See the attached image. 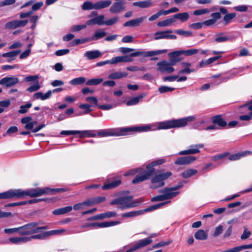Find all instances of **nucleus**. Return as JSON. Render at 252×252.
<instances>
[{
    "mask_svg": "<svg viewBox=\"0 0 252 252\" xmlns=\"http://www.w3.org/2000/svg\"><path fill=\"white\" fill-rule=\"evenodd\" d=\"M251 153L252 152L249 151L242 152L241 153H237L229 156L228 157V159L231 161L238 160L241 157H245L248 155L251 154Z\"/></svg>",
    "mask_w": 252,
    "mask_h": 252,
    "instance_id": "2f4dec72",
    "label": "nucleus"
},
{
    "mask_svg": "<svg viewBox=\"0 0 252 252\" xmlns=\"http://www.w3.org/2000/svg\"><path fill=\"white\" fill-rule=\"evenodd\" d=\"M168 202L159 203L157 204L150 206L149 207L145 209L144 211H130L127 213H124L122 215L123 218H133L142 214L144 212H150L156 210L163 205L166 204Z\"/></svg>",
    "mask_w": 252,
    "mask_h": 252,
    "instance_id": "6e6552de",
    "label": "nucleus"
},
{
    "mask_svg": "<svg viewBox=\"0 0 252 252\" xmlns=\"http://www.w3.org/2000/svg\"><path fill=\"white\" fill-rule=\"evenodd\" d=\"M28 20H16L7 23L5 27L7 29H14L26 26L28 23Z\"/></svg>",
    "mask_w": 252,
    "mask_h": 252,
    "instance_id": "4468645a",
    "label": "nucleus"
},
{
    "mask_svg": "<svg viewBox=\"0 0 252 252\" xmlns=\"http://www.w3.org/2000/svg\"><path fill=\"white\" fill-rule=\"evenodd\" d=\"M180 50L174 51L168 54V56L170 57L169 63L173 66L175 65L177 63L180 62L182 59L180 58L181 55Z\"/></svg>",
    "mask_w": 252,
    "mask_h": 252,
    "instance_id": "a211bd4d",
    "label": "nucleus"
},
{
    "mask_svg": "<svg viewBox=\"0 0 252 252\" xmlns=\"http://www.w3.org/2000/svg\"><path fill=\"white\" fill-rule=\"evenodd\" d=\"M153 235L144 239L140 240L135 244L138 249L149 245L153 242L152 238Z\"/></svg>",
    "mask_w": 252,
    "mask_h": 252,
    "instance_id": "c756f323",
    "label": "nucleus"
},
{
    "mask_svg": "<svg viewBox=\"0 0 252 252\" xmlns=\"http://www.w3.org/2000/svg\"><path fill=\"white\" fill-rule=\"evenodd\" d=\"M95 3H93L91 1H85L82 5V9L85 10L94 9Z\"/></svg>",
    "mask_w": 252,
    "mask_h": 252,
    "instance_id": "49530a36",
    "label": "nucleus"
},
{
    "mask_svg": "<svg viewBox=\"0 0 252 252\" xmlns=\"http://www.w3.org/2000/svg\"><path fill=\"white\" fill-rule=\"evenodd\" d=\"M236 16V13H230L225 15L223 17V24L227 25L232 22V20Z\"/></svg>",
    "mask_w": 252,
    "mask_h": 252,
    "instance_id": "ea45409f",
    "label": "nucleus"
},
{
    "mask_svg": "<svg viewBox=\"0 0 252 252\" xmlns=\"http://www.w3.org/2000/svg\"><path fill=\"white\" fill-rule=\"evenodd\" d=\"M204 146V144L202 143L191 145L188 149L179 152L178 155H189L198 154L200 152V148H202Z\"/></svg>",
    "mask_w": 252,
    "mask_h": 252,
    "instance_id": "f8f14e48",
    "label": "nucleus"
},
{
    "mask_svg": "<svg viewBox=\"0 0 252 252\" xmlns=\"http://www.w3.org/2000/svg\"><path fill=\"white\" fill-rule=\"evenodd\" d=\"M29 240L28 237H14L9 238L8 241L11 244L19 245L29 242Z\"/></svg>",
    "mask_w": 252,
    "mask_h": 252,
    "instance_id": "5701e85b",
    "label": "nucleus"
},
{
    "mask_svg": "<svg viewBox=\"0 0 252 252\" xmlns=\"http://www.w3.org/2000/svg\"><path fill=\"white\" fill-rule=\"evenodd\" d=\"M43 2L42 1H39L37 3H34L32 6V9L31 11H32V13L33 11H36L40 9V8L43 6Z\"/></svg>",
    "mask_w": 252,
    "mask_h": 252,
    "instance_id": "774afa93",
    "label": "nucleus"
},
{
    "mask_svg": "<svg viewBox=\"0 0 252 252\" xmlns=\"http://www.w3.org/2000/svg\"><path fill=\"white\" fill-rule=\"evenodd\" d=\"M19 195L18 189L9 190L0 193V199H8L15 197L19 198Z\"/></svg>",
    "mask_w": 252,
    "mask_h": 252,
    "instance_id": "aec40b11",
    "label": "nucleus"
},
{
    "mask_svg": "<svg viewBox=\"0 0 252 252\" xmlns=\"http://www.w3.org/2000/svg\"><path fill=\"white\" fill-rule=\"evenodd\" d=\"M171 30L157 32L155 33L154 39L156 40L161 39H175L177 36L175 35H169V33H172Z\"/></svg>",
    "mask_w": 252,
    "mask_h": 252,
    "instance_id": "ddd939ff",
    "label": "nucleus"
},
{
    "mask_svg": "<svg viewBox=\"0 0 252 252\" xmlns=\"http://www.w3.org/2000/svg\"><path fill=\"white\" fill-rule=\"evenodd\" d=\"M140 203L138 200H132V196H127L114 199L111 202V204H117L118 205V208L124 209L137 206Z\"/></svg>",
    "mask_w": 252,
    "mask_h": 252,
    "instance_id": "7ed1b4c3",
    "label": "nucleus"
},
{
    "mask_svg": "<svg viewBox=\"0 0 252 252\" xmlns=\"http://www.w3.org/2000/svg\"><path fill=\"white\" fill-rule=\"evenodd\" d=\"M103 81L102 78H92L88 80L86 84L88 86H95L101 83Z\"/></svg>",
    "mask_w": 252,
    "mask_h": 252,
    "instance_id": "c03bdc74",
    "label": "nucleus"
},
{
    "mask_svg": "<svg viewBox=\"0 0 252 252\" xmlns=\"http://www.w3.org/2000/svg\"><path fill=\"white\" fill-rule=\"evenodd\" d=\"M142 98V96H136L134 98H132V99H131L127 101L126 105L127 106L135 105L139 102L140 99H141Z\"/></svg>",
    "mask_w": 252,
    "mask_h": 252,
    "instance_id": "5fc2aeb1",
    "label": "nucleus"
},
{
    "mask_svg": "<svg viewBox=\"0 0 252 252\" xmlns=\"http://www.w3.org/2000/svg\"><path fill=\"white\" fill-rule=\"evenodd\" d=\"M32 106V104L30 102H28L25 105H21L20 107V109L18 110L19 114H25L27 112L28 109L30 108Z\"/></svg>",
    "mask_w": 252,
    "mask_h": 252,
    "instance_id": "3c124183",
    "label": "nucleus"
},
{
    "mask_svg": "<svg viewBox=\"0 0 252 252\" xmlns=\"http://www.w3.org/2000/svg\"><path fill=\"white\" fill-rule=\"evenodd\" d=\"M126 9L124 2L120 0L114 2L109 9L111 13H119Z\"/></svg>",
    "mask_w": 252,
    "mask_h": 252,
    "instance_id": "dca6fc26",
    "label": "nucleus"
},
{
    "mask_svg": "<svg viewBox=\"0 0 252 252\" xmlns=\"http://www.w3.org/2000/svg\"><path fill=\"white\" fill-rule=\"evenodd\" d=\"M194 237L197 240H205L207 239L208 235L204 230L200 229L194 234Z\"/></svg>",
    "mask_w": 252,
    "mask_h": 252,
    "instance_id": "c9c22d12",
    "label": "nucleus"
},
{
    "mask_svg": "<svg viewBox=\"0 0 252 252\" xmlns=\"http://www.w3.org/2000/svg\"><path fill=\"white\" fill-rule=\"evenodd\" d=\"M174 90V88L167 87L161 86L159 88L158 91L160 93H164L168 92H172Z\"/></svg>",
    "mask_w": 252,
    "mask_h": 252,
    "instance_id": "052dcab7",
    "label": "nucleus"
},
{
    "mask_svg": "<svg viewBox=\"0 0 252 252\" xmlns=\"http://www.w3.org/2000/svg\"><path fill=\"white\" fill-rule=\"evenodd\" d=\"M182 187V185H180L172 188H167L163 189L160 190L159 192L163 193L166 200L171 199L179 194V192L176 191V190L179 189Z\"/></svg>",
    "mask_w": 252,
    "mask_h": 252,
    "instance_id": "9d476101",
    "label": "nucleus"
},
{
    "mask_svg": "<svg viewBox=\"0 0 252 252\" xmlns=\"http://www.w3.org/2000/svg\"><path fill=\"white\" fill-rule=\"evenodd\" d=\"M119 20V17L117 16L113 17L108 20L105 21L104 20V25L107 26H111L116 24Z\"/></svg>",
    "mask_w": 252,
    "mask_h": 252,
    "instance_id": "864d4df0",
    "label": "nucleus"
},
{
    "mask_svg": "<svg viewBox=\"0 0 252 252\" xmlns=\"http://www.w3.org/2000/svg\"><path fill=\"white\" fill-rule=\"evenodd\" d=\"M182 55L184 54L186 56H190L195 54H197L199 52V50L197 49H191L187 50H180Z\"/></svg>",
    "mask_w": 252,
    "mask_h": 252,
    "instance_id": "de8ad7c7",
    "label": "nucleus"
},
{
    "mask_svg": "<svg viewBox=\"0 0 252 252\" xmlns=\"http://www.w3.org/2000/svg\"><path fill=\"white\" fill-rule=\"evenodd\" d=\"M209 12V10L208 9H199L193 11V14L194 15H200L205 14Z\"/></svg>",
    "mask_w": 252,
    "mask_h": 252,
    "instance_id": "0e129e2a",
    "label": "nucleus"
},
{
    "mask_svg": "<svg viewBox=\"0 0 252 252\" xmlns=\"http://www.w3.org/2000/svg\"><path fill=\"white\" fill-rule=\"evenodd\" d=\"M107 33L105 32L104 29H100L96 30L94 35L92 36V39H94V40H97L102 38L104 37Z\"/></svg>",
    "mask_w": 252,
    "mask_h": 252,
    "instance_id": "f704fd0d",
    "label": "nucleus"
},
{
    "mask_svg": "<svg viewBox=\"0 0 252 252\" xmlns=\"http://www.w3.org/2000/svg\"><path fill=\"white\" fill-rule=\"evenodd\" d=\"M195 117L191 116L184 118L167 121L158 123L157 127L154 125H145L132 128H124V133L130 131H136L138 132L148 131L150 130H155L157 129H169L174 127H180L186 126L189 122L194 121Z\"/></svg>",
    "mask_w": 252,
    "mask_h": 252,
    "instance_id": "f257e3e1",
    "label": "nucleus"
},
{
    "mask_svg": "<svg viewBox=\"0 0 252 252\" xmlns=\"http://www.w3.org/2000/svg\"><path fill=\"white\" fill-rule=\"evenodd\" d=\"M203 22H198L191 24L189 25V28L194 30L201 29L203 27Z\"/></svg>",
    "mask_w": 252,
    "mask_h": 252,
    "instance_id": "bf43d9fd",
    "label": "nucleus"
},
{
    "mask_svg": "<svg viewBox=\"0 0 252 252\" xmlns=\"http://www.w3.org/2000/svg\"><path fill=\"white\" fill-rule=\"evenodd\" d=\"M223 227L221 225H219L218 226H217L215 230L213 236L214 237H217L221 234L223 231Z\"/></svg>",
    "mask_w": 252,
    "mask_h": 252,
    "instance_id": "69168bd1",
    "label": "nucleus"
},
{
    "mask_svg": "<svg viewBox=\"0 0 252 252\" xmlns=\"http://www.w3.org/2000/svg\"><path fill=\"white\" fill-rule=\"evenodd\" d=\"M234 9L237 11L240 12H245L247 11L248 9V7L246 5H238L234 7Z\"/></svg>",
    "mask_w": 252,
    "mask_h": 252,
    "instance_id": "338daca9",
    "label": "nucleus"
},
{
    "mask_svg": "<svg viewBox=\"0 0 252 252\" xmlns=\"http://www.w3.org/2000/svg\"><path fill=\"white\" fill-rule=\"evenodd\" d=\"M102 55V53L98 50L87 51L84 55L89 60H94L97 59Z\"/></svg>",
    "mask_w": 252,
    "mask_h": 252,
    "instance_id": "393cba45",
    "label": "nucleus"
},
{
    "mask_svg": "<svg viewBox=\"0 0 252 252\" xmlns=\"http://www.w3.org/2000/svg\"><path fill=\"white\" fill-rule=\"evenodd\" d=\"M19 82V79L13 76H7L0 80V85H4L6 87L13 86Z\"/></svg>",
    "mask_w": 252,
    "mask_h": 252,
    "instance_id": "2eb2a0df",
    "label": "nucleus"
},
{
    "mask_svg": "<svg viewBox=\"0 0 252 252\" xmlns=\"http://www.w3.org/2000/svg\"><path fill=\"white\" fill-rule=\"evenodd\" d=\"M41 88L38 80H36L34 84L27 89V91L32 93L37 91Z\"/></svg>",
    "mask_w": 252,
    "mask_h": 252,
    "instance_id": "09e8293b",
    "label": "nucleus"
},
{
    "mask_svg": "<svg viewBox=\"0 0 252 252\" xmlns=\"http://www.w3.org/2000/svg\"><path fill=\"white\" fill-rule=\"evenodd\" d=\"M182 67L183 68L180 70L178 73L182 74H189L191 72H195L196 70L194 68H191V64L188 62H182L181 63Z\"/></svg>",
    "mask_w": 252,
    "mask_h": 252,
    "instance_id": "412c9836",
    "label": "nucleus"
},
{
    "mask_svg": "<svg viewBox=\"0 0 252 252\" xmlns=\"http://www.w3.org/2000/svg\"><path fill=\"white\" fill-rule=\"evenodd\" d=\"M121 183V180L120 179H118L111 183L104 184L102 187V188L104 190L113 189L118 186L119 185H120Z\"/></svg>",
    "mask_w": 252,
    "mask_h": 252,
    "instance_id": "e433bc0d",
    "label": "nucleus"
},
{
    "mask_svg": "<svg viewBox=\"0 0 252 252\" xmlns=\"http://www.w3.org/2000/svg\"><path fill=\"white\" fill-rule=\"evenodd\" d=\"M170 171L160 173L155 175L151 179V185L150 188L152 189H156L163 187L165 183L164 181L172 175Z\"/></svg>",
    "mask_w": 252,
    "mask_h": 252,
    "instance_id": "0eeeda50",
    "label": "nucleus"
},
{
    "mask_svg": "<svg viewBox=\"0 0 252 252\" xmlns=\"http://www.w3.org/2000/svg\"><path fill=\"white\" fill-rule=\"evenodd\" d=\"M97 135L99 137H106L109 136H119L123 135H125L124 133V128L121 129L120 130H118L116 129H106L100 130L97 131Z\"/></svg>",
    "mask_w": 252,
    "mask_h": 252,
    "instance_id": "1a4fd4ad",
    "label": "nucleus"
},
{
    "mask_svg": "<svg viewBox=\"0 0 252 252\" xmlns=\"http://www.w3.org/2000/svg\"><path fill=\"white\" fill-rule=\"evenodd\" d=\"M36 222H31L19 227V235L22 236L30 235L40 232L48 228L47 226H38Z\"/></svg>",
    "mask_w": 252,
    "mask_h": 252,
    "instance_id": "20e7f679",
    "label": "nucleus"
},
{
    "mask_svg": "<svg viewBox=\"0 0 252 252\" xmlns=\"http://www.w3.org/2000/svg\"><path fill=\"white\" fill-rule=\"evenodd\" d=\"M196 159L194 156L181 157L177 158L174 163L179 165H187L193 162Z\"/></svg>",
    "mask_w": 252,
    "mask_h": 252,
    "instance_id": "f3484780",
    "label": "nucleus"
},
{
    "mask_svg": "<svg viewBox=\"0 0 252 252\" xmlns=\"http://www.w3.org/2000/svg\"><path fill=\"white\" fill-rule=\"evenodd\" d=\"M21 50H15L3 53L1 56L4 58H7V62L10 63L16 59V57L20 53Z\"/></svg>",
    "mask_w": 252,
    "mask_h": 252,
    "instance_id": "b1692460",
    "label": "nucleus"
},
{
    "mask_svg": "<svg viewBox=\"0 0 252 252\" xmlns=\"http://www.w3.org/2000/svg\"><path fill=\"white\" fill-rule=\"evenodd\" d=\"M174 32L179 34L184 35L186 37H189L191 36L192 35V33L190 31H184L182 30H177L174 31Z\"/></svg>",
    "mask_w": 252,
    "mask_h": 252,
    "instance_id": "6e6d98bb",
    "label": "nucleus"
},
{
    "mask_svg": "<svg viewBox=\"0 0 252 252\" xmlns=\"http://www.w3.org/2000/svg\"><path fill=\"white\" fill-rule=\"evenodd\" d=\"M49 188H37L35 189H29L26 191L18 189L19 198H22L26 195L31 197H36L45 194H49L52 191Z\"/></svg>",
    "mask_w": 252,
    "mask_h": 252,
    "instance_id": "423d86ee",
    "label": "nucleus"
},
{
    "mask_svg": "<svg viewBox=\"0 0 252 252\" xmlns=\"http://www.w3.org/2000/svg\"><path fill=\"white\" fill-rule=\"evenodd\" d=\"M112 3L110 0H100L95 3L94 9H100L109 7Z\"/></svg>",
    "mask_w": 252,
    "mask_h": 252,
    "instance_id": "cd10ccee",
    "label": "nucleus"
},
{
    "mask_svg": "<svg viewBox=\"0 0 252 252\" xmlns=\"http://www.w3.org/2000/svg\"><path fill=\"white\" fill-rule=\"evenodd\" d=\"M102 220L105 218H110L115 217L117 216V213L115 212H107L101 213Z\"/></svg>",
    "mask_w": 252,
    "mask_h": 252,
    "instance_id": "13d9d810",
    "label": "nucleus"
},
{
    "mask_svg": "<svg viewBox=\"0 0 252 252\" xmlns=\"http://www.w3.org/2000/svg\"><path fill=\"white\" fill-rule=\"evenodd\" d=\"M152 5V2L149 1H140L137 2H134L132 3V5L134 6H137L140 8H145L150 7Z\"/></svg>",
    "mask_w": 252,
    "mask_h": 252,
    "instance_id": "58836bf2",
    "label": "nucleus"
},
{
    "mask_svg": "<svg viewBox=\"0 0 252 252\" xmlns=\"http://www.w3.org/2000/svg\"><path fill=\"white\" fill-rule=\"evenodd\" d=\"M197 172V171L196 169H189L184 171L182 173V176L184 178H188L195 175Z\"/></svg>",
    "mask_w": 252,
    "mask_h": 252,
    "instance_id": "a18cd8bd",
    "label": "nucleus"
},
{
    "mask_svg": "<svg viewBox=\"0 0 252 252\" xmlns=\"http://www.w3.org/2000/svg\"><path fill=\"white\" fill-rule=\"evenodd\" d=\"M96 131L94 130H78L79 137H94L96 136Z\"/></svg>",
    "mask_w": 252,
    "mask_h": 252,
    "instance_id": "bb28decb",
    "label": "nucleus"
},
{
    "mask_svg": "<svg viewBox=\"0 0 252 252\" xmlns=\"http://www.w3.org/2000/svg\"><path fill=\"white\" fill-rule=\"evenodd\" d=\"M212 122L221 127H224L227 125L226 122L222 118L221 115H217L212 117Z\"/></svg>",
    "mask_w": 252,
    "mask_h": 252,
    "instance_id": "7c9ffc66",
    "label": "nucleus"
},
{
    "mask_svg": "<svg viewBox=\"0 0 252 252\" xmlns=\"http://www.w3.org/2000/svg\"><path fill=\"white\" fill-rule=\"evenodd\" d=\"M47 237H48L47 231L43 232V230H41L40 232H38L36 234H32L30 237H28V238L30 239L29 241H31L33 239L43 240Z\"/></svg>",
    "mask_w": 252,
    "mask_h": 252,
    "instance_id": "a878e982",
    "label": "nucleus"
},
{
    "mask_svg": "<svg viewBox=\"0 0 252 252\" xmlns=\"http://www.w3.org/2000/svg\"><path fill=\"white\" fill-rule=\"evenodd\" d=\"M86 81V79L84 77H79L72 79L69 81V84L71 85H78L84 84Z\"/></svg>",
    "mask_w": 252,
    "mask_h": 252,
    "instance_id": "79ce46f5",
    "label": "nucleus"
},
{
    "mask_svg": "<svg viewBox=\"0 0 252 252\" xmlns=\"http://www.w3.org/2000/svg\"><path fill=\"white\" fill-rule=\"evenodd\" d=\"M252 249V244L248 245H243L235 247L232 249H228L226 251H224L222 252H239L243 250Z\"/></svg>",
    "mask_w": 252,
    "mask_h": 252,
    "instance_id": "c85d7f7f",
    "label": "nucleus"
},
{
    "mask_svg": "<svg viewBox=\"0 0 252 252\" xmlns=\"http://www.w3.org/2000/svg\"><path fill=\"white\" fill-rule=\"evenodd\" d=\"M157 65V70L163 73H171L175 70L173 65L165 60L158 63Z\"/></svg>",
    "mask_w": 252,
    "mask_h": 252,
    "instance_id": "9b49d317",
    "label": "nucleus"
},
{
    "mask_svg": "<svg viewBox=\"0 0 252 252\" xmlns=\"http://www.w3.org/2000/svg\"><path fill=\"white\" fill-rule=\"evenodd\" d=\"M91 105L88 104H81L79 105V108L82 109H85L84 113L85 114H88L92 111L91 109Z\"/></svg>",
    "mask_w": 252,
    "mask_h": 252,
    "instance_id": "4d7b16f0",
    "label": "nucleus"
},
{
    "mask_svg": "<svg viewBox=\"0 0 252 252\" xmlns=\"http://www.w3.org/2000/svg\"><path fill=\"white\" fill-rule=\"evenodd\" d=\"M72 210L71 206H66L63 208H58L53 211V214L54 215H60L70 212Z\"/></svg>",
    "mask_w": 252,
    "mask_h": 252,
    "instance_id": "72a5a7b5",
    "label": "nucleus"
},
{
    "mask_svg": "<svg viewBox=\"0 0 252 252\" xmlns=\"http://www.w3.org/2000/svg\"><path fill=\"white\" fill-rule=\"evenodd\" d=\"M189 17V15L188 12L178 13L174 15L173 16L174 19H178L182 22L187 21Z\"/></svg>",
    "mask_w": 252,
    "mask_h": 252,
    "instance_id": "4c0bfd02",
    "label": "nucleus"
},
{
    "mask_svg": "<svg viewBox=\"0 0 252 252\" xmlns=\"http://www.w3.org/2000/svg\"><path fill=\"white\" fill-rule=\"evenodd\" d=\"M65 231V229H60L58 230H52L51 231H47L48 237L51 235H57L60 234L61 233L64 232Z\"/></svg>",
    "mask_w": 252,
    "mask_h": 252,
    "instance_id": "680f3d73",
    "label": "nucleus"
},
{
    "mask_svg": "<svg viewBox=\"0 0 252 252\" xmlns=\"http://www.w3.org/2000/svg\"><path fill=\"white\" fill-rule=\"evenodd\" d=\"M146 17L145 16L140 17L136 19H132L128 21L125 22L124 24V27H138L140 24L142 23Z\"/></svg>",
    "mask_w": 252,
    "mask_h": 252,
    "instance_id": "6ab92c4d",
    "label": "nucleus"
},
{
    "mask_svg": "<svg viewBox=\"0 0 252 252\" xmlns=\"http://www.w3.org/2000/svg\"><path fill=\"white\" fill-rule=\"evenodd\" d=\"M175 22L173 18L167 19L158 23L157 25L158 27H166L170 26Z\"/></svg>",
    "mask_w": 252,
    "mask_h": 252,
    "instance_id": "37998d69",
    "label": "nucleus"
},
{
    "mask_svg": "<svg viewBox=\"0 0 252 252\" xmlns=\"http://www.w3.org/2000/svg\"><path fill=\"white\" fill-rule=\"evenodd\" d=\"M220 57H221L220 56H215V57H213L210 58H209V59H208L206 61H201L200 62V67L203 66L204 64H209L213 63L214 62L218 60Z\"/></svg>",
    "mask_w": 252,
    "mask_h": 252,
    "instance_id": "603ef678",
    "label": "nucleus"
},
{
    "mask_svg": "<svg viewBox=\"0 0 252 252\" xmlns=\"http://www.w3.org/2000/svg\"><path fill=\"white\" fill-rule=\"evenodd\" d=\"M5 234H13L17 232L19 234V227L13 228H5L4 229Z\"/></svg>",
    "mask_w": 252,
    "mask_h": 252,
    "instance_id": "e2e57ef3",
    "label": "nucleus"
},
{
    "mask_svg": "<svg viewBox=\"0 0 252 252\" xmlns=\"http://www.w3.org/2000/svg\"><path fill=\"white\" fill-rule=\"evenodd\" d=\"M167 52V49L159 50L157 51H136L131 53L129 56H122V63H128L132 62L133 60L132 57H137L140 55L146 57H153L166 53Z\"/></svg>",
    "mask_w": 252,
    "mask_h": 252,
    "instance_id": "39448f33",
    "label": "nucleus"
},
{
    "mask_svg": "<svg viewBox=\"0 0 252 252\" xmlns=\"http://www.w3.org/2000/svg\"><path fill=\"white\" fill-rule=\"evenodd\" d=\"M166 159L164 158L157 159L148 164L146 165V170H142V168H138L130 170L128 172L125 173V176L133 175L137 173L139 174L132 180L133 184H138L148 180L155 172L154 167L161 165L165 162Z\"/></svg>",
    "mask_w": 252,
    "mask_h": 252,
    "instance_id": "f03ea898",
    "label": "nucleus"
},
{
    "mask_svg": "<svg viewBox=\"0 0 252 252\" xmlns=\"http://www.w3.org/2000/svg\"><path fill=\"white\" fill-rule=\"evenodd\" d=\"M87 26V24L73 25L71 27L70 31L72 32H79L83 29H86Z\"/></svg>",
    "mask_w": 252,
    "mask_h": 252,
    "instance_id": "8fccbe9b",
    "label": "nucleus"
},
{
    "mask_svg": "<svg viewBox=\"0 0 252 252\" xmlns=\"http://www.w3.org/2000/svg\"><path fill=\"white\" fill-rule=\"evenodd\" d=\"M127 76V73L125 72L117 71L110 74L108 78L110 79H119Z\"/></svg>",
    "mask_w": 252,
    "mask_h": 252,
    "instance_id": "473e14b6",
    "label": "nucleus"
},
{
    "mask_svg": "<svg viewBox=\"0 0 252 252\" xmlns=\"http://www.w3.org/2000/svg\"><path fill=\"white\" fill-rule=\"evenodd\" d=\"M215 41L217 43L224 42L230 40V38L227 36L224 35V33L220 32L216 34Z\"/></svg>",
    "mask_w": 252,
    "mask_h": 252,
    "instance_id": "a19ab883",
    "label": "nucleus"
},
{
    "mask_svg": "<svg viewBox=\"0 0 252 252\" xmlns=\"http://www.w3.org/2000/svg\"><path fill=\"white\" fill-rule=\"evenodd\" d=\"M104 18L105 17L103 15H100L88 20L86 22V24L88 26L95 24H97L99 26L103 25Z\"/></svg>",
    "mask_w": 252,
    "mask_h": 252,
    "instance_id": "4be33fe9",
    "label": "nucleus"
}]
</instances>
